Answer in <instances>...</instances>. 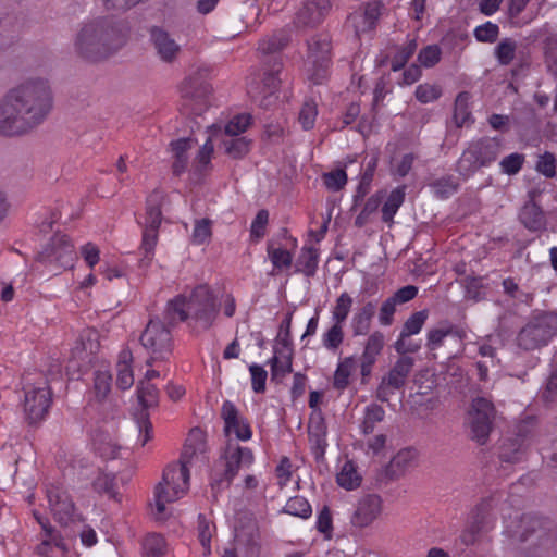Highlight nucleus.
I'll use <instances>...</instances> for the list:
<instances>
[{
	"label": "nucleus",
	"mask_w": 557,
	"mask_h": 557,
	"mask_svg": "<svg viewBox=\"0 0 557 557\" xmlns=\"http://www.w3.org/2000/svg\"><path fill=\"white\" fill-rule=\"evenodd\" d=\"M221 417L224 421V432L226 435L234 434L237 440L248 441L252 436L251 428L245 417H243L236 406L225 400L221 408Z\"/></svg>",
	"instance_id": "23"
},
{
	"label": "nucleus",
	"mask_w": 557,
	"mask_h": 557,
	"mask_svg": "<svg viewBox=\"0 0 557 557\" xmlns=\"http://www.w3.org/2000/svg\"><path fill=\"white\" fill-rule=\"evenodd\" d=\"M317 115L318 109L315 102L313 100L305 101L298 116V121L305 131H310L314 127Z\"/></svg>",
	"instance_id": "54"
},
{
	"label": "nucleus",
	"mask_w": 557,
	"mask_h": 557,
	"mask_svg": "<svg viewBox=\"0 0 557 557\" xmlns=\"http://www.w3.org/2000/svg\"><path fill=\"white\" fill-rule=\"evenodd\" d=\"M249 372L251 375V386L255 393L260 394L265 391V381L268 377L267 371L263 367L252 363L249 367Z\"/></svg>",
	"instance_id": "63"
},
{
	"label": "nucleus",
	"mask_w": 557,
	"mask_h": 557,
	"mask_svg": "<svg viewBox=\"0 0 557 557\" xmlns=\"http://www.w3.org/2000/svg\"><path fill=\"white\" fill-rule=\"evenodd\" d=\"M124 25L111 17L98 16L81 23L73 36L75 55L98 63L116 54L127 42Z\"/></svg>",
	"instance_id": "2"
},
{
	"label": "nucleus",
	"mask_w": 557,
	"mask_h": 557,
	"mask_svg": "<svg viewBox=\"0 0 557 557\" xmlns=\"http://www.w3.org/2000/svg\"><path fill=\"white\" fill-rule=\"evenodd\" d=\"M195 454V448L185 445L180 461L169 465L162 475V481L154 488L156 518L165 517L166 504L182 498L189 488L190 472L188 465Z\"/></svg>",
	"instance_id": "4"
},
{
	"label": "nucleus",
	"mask_w": 557,
	"mask_h": 557,
	"mask_svg": "<svg viewBox=\"0 0 557 557\" xmlns=\"http://www.w3.org/2000/svg\"><path fill=\"white\" fill-rule=\"evenodd\" d=\"M520 222L529 231L539 232L546 228V216L535 201H527L519 213Z\"/></svg>",
	"instance_id": "29"
},
{
	"label": "nucleus",
	"mask_w": 557,
	"mask_h": 557,
	"mask_svg": "<svg viewBox=\"0 0 557 557\" xmlns=\"http://www.w3.org/2000/svg\"><path fill=\"white\" fill-rule=\"evenodd\" d=\"M381 16V8L376 2L367 3L363 10L351 13L347 24L354 29L357 37L373 30Z\"/></svg>",
	"instance_id": "25"
},
{
	"label": "nucleus",
	"mask_w": 557,
	"mask_h": 557,
	"mask_svg": "<svg viewBox=\"0 0 557 557\" xmlns=\"http://www.w3.org/2000/svg\"><path fill=\"white\" fill-rule=\"evenodd\" d=\"M123 484V481L119 480L115 474L107 472H100L92 481V487L98 494L117 503H120L122 498L120 487Z\"/></svg>",
	"instance_id": "30"
},
{
	"label": "nucleus",
	"mask_w": 557,
	"mask_h": 557,
	"mask_svg": "<svg viewBox=\"0 0 557 557\" xmlns=\"http://www.w3.org/2000/svg\"><path fill=\"white\" fill-rule=\"evenodd\" d=\"M75 258L74 247L67 235L59 233L51 238V242L39 255L42 262L55 264L62 269L72 268Z\"/></svg>",
	"instance_id": "17"
},
{
	"label": "nucleus",
	"mask_w": 557,
	"mask_h": 557,
	"mask_svg": "<svg viewBox=\"0 0 557 557\" xmlns=\"http://www.w3.org/2000/svg\"><path fill=\"white\" fill-rule=\"evenodd\" d=\"M442 51L437 45H429L420 50L418 61L424 67H433L441 60Z\"/></svg>",
	"instance_id": "62"
},
{
	"label": "nucleus",
	"mask_w": 557,
	"mask_h": 557,
	"mask_svg": "<svg viewBox=\"0 0 557 557\" xmlns=\"http://www.w3.org/2000/svg\"><path fill=\"white\" fill-rule=\"evenodd\" d=\"M282 512L308 519L312 515V508L309 502L302 496L290 497L284 506Z\"/></svg>",
	"instance_id": "44"
},
{
	"label": "nucleus",
	"mask_w": 557,
	"mask_h": 557,
	"mask_svg": "<svg viewBox=\"0 0 557 557\" xmlns=\"http://www.w3.org/2000/svg\"><path fill=\"white\" fill-rule=\"evenodd\" d=\"M307 47V62L311 65L310 79L318 85L326 77L331 64V36L326 33L315 34L308 39Z\"/></svg>",
	"instance_id": "13"
},
{
	"label": "nucleus",
	"mask_w": 557,
	"mask_h": 557,
	"mask_svg": "<svg viewBox=\"0 0 557 557\" xmlns=\"http://www.w3.org/2000/svg\"><path fill=\"white\" fill-rule=\"evenodd\" d=\"M163 315V319L156 317L149 320L143 331L139 341L141 346L148 351L150 357L146 361L147 366H152L156 361L166 360L173 350V338L170 326Z\"/></svg>",
	"instance_id": "7"
},
{
	"label": "nucleus",
	"mask_w": 557,
	"mask_h": 557,
	"mask_svg": "<svg viewBox=\"0 0 557 557\" xmlns=\"http://www.w3.org/2000/svg\"><path fill=\"white\" fill-rule=\"evenodd\" d=\"M322 180L329 190L338 191L346 185L347 174L343 169H336L324 173Z\"/></svg>",
	"instance_id": "58"
},
{
	"label": "nucleus",
	"mask_w": 557,
	"mask_h": 557,
	"mask_svg": "<svg viewBox=\"0 0 557 557\" xmlns=\"http://www.w3.org/2000/svg\"><path fill=\"white\" fill-rule=\"evenodd\" d=\"M352 304L354 300L351 296L346 292L342 293L335 301V306L332 311V321L338 324H344L350 312Z\"/></svg>",
	"instance_id": "47"
},
{
	"label": "nucleus",
	"mask_w": 557,
	"mask_h": 557,
	"mask_svg": "<svg viewBox=\"0 0 557 557\" xmlns=\"http://www.w3.org/2000/svg\"><path fill=\"white\" fill-rule=\"evenodd\" d=\"M318 250L313 247H302L296 261V272H300L307 277L315 274L318 268Z\"/></svg>",
	"instance_id": "37"
},
{
	"label": "nucleus",
	"mask_w": 557,
	"mask_h": 557,
	"mask_svg": "<svg viewBox=\"0 0 557 557\" xmlns=\"http://www.w3.org/2000/svg\"><path fill=\"white\" fill-rule=\"evenodd\" d=\"M271 366V380L281 382L287 374L293 371V356L292 352L280 359L274 355L270 360Z\"/></svg>",
	"instance_id": "43"
},
{
	"label": "nucleus",
	"mask_w": 557,
	"mask_h": 557,
	"mask_svg": "<svg viewBox=\"0 0 557 557\" xmlns=\"http://www.w3.org/2000/svg\"><path fill=\"white\" fill-rule=\"evenodd\" d=\"M381 511V497L376 494H367L358 500L350 522L356 528H366L377 519Z\"/></svg>",
	"instance_id": "24"
},
{
	"label": "nucleus",
	"mask_w": 557,
	"mask_h": 557,
	"mask_svg": "<svg viewBox=\"0 0 557 557\" xmlns=\"http://www.w3.org/2000/svg\"><path fill=\"white\" fill-rule=\"evenodd\" d=\"M133 352L129 348H123L119 354L116 363V386L126 391L134 384Z\"/></svg>",
	"instance_id": "31"
},
{
	"label": "nucleus",
	"mask_w": 557,
	"mask_h": 557,
	"mask_svg": "<svg viewBox=\"0 0 557 557\" xmlns=\"http://www.w3.org/2000/svg\"><path fill=\"white\" fill-rule=\"evenodd\" d=\"M54 548L61 550L63 556L69 552L61 532L55 528H47L46 534L40 535V543L36 546L35 552L39 557H54Z\"/></svg>",
	"instance_id": "27"
},
{
	"label": "nucleus",
	"mask_w": 557,
	"mask_h": 557,
	"mask_svg": "<svg viewBox=\"0 0 557 557\" xmlns=\"http://www.w3.org/2000/svg\"><path fill=\"white\" fill-rule=\"evenodd\" d=\"M531 436V422H522L517 428L515 437L506 438L499 447V458L505 462L522 459Z\"/></svg>",
	"instance_id": "21"
},
{
	"label": "nucleus",
	"mask_w": 557,
	"mask_h": 557,
	"mask_svg": "<svg viewBox=\"0 0 557 557\" xmlns=\"http://www.w3.org/2000/svg\"><path fill=\"white\" fill-rule=\"evenodd\" d=\"M466 337L467 332L463 327L443 320L428 331L425 347L434 354L446 348V358L450 359L463 349Z\"/></svg>",
	"instance_id": "11"
},
{
	"label": "nucleus",
	"mask_w": 557,
	"mask_h": 557,
	"mask_svg": "<svg viewBox=\"0 0 557 557\" xmlns=\"http://www.w3.org/2000/svg\"><path fill=\"white\" fill-rule=\"evenodd\" d=\"M333 0H304L297 11L294 24L299 28H313L319 26L332 10Z\"/></svg>",
	"instance_id": "18"
},
{
	"label": "nucleus",
	"mask_w": 557,
	"mask_h": 557,
	"mask_svg": "<svg viewBox=\"0 0 557 557\" xmlns=\"http://www.w3.org/2000/svg\"><path fill=\"white\" fill-rule=\"evenodd\" d=\"M406 186L401 185L396 187L387 196L386 201L382 207V221L392 224L395 214L405 201Z\"/></svg>",
	"instance_id": "35"
},
{
	"label": "nucleus",
	"mask_w": 557,
	"mask_h": 557,
	"mask_svg": "<svg viewBox=\"0 0 557 557\" xmlns=\"http://www.w3.org/2000/svg\"><path fill=\"white\" fill-rule=\"evenodd\" d=\"M385 417L384 409L377 404H370L364 409L363 420L360 429L362 434L369 435L373 433L376 423L382 422Z\"/></svg>",
	"instance_id": "40"
},
{
	"label": "nucleus",
	"mask_w": 557,
	"mask_h": 557,
	"mask_svg": "<svg viewBox=\"0 0 557 557\" xmlns=\"http://www.w3.org/2000/svg\"><path fill=\"white\" fill-rule=\"evenodd\" d=\"M224 152L232 159H243L251 148V140L245 136H227L222 140Z\"/></svg>",
	"instance_id": "36"
},
{
	"label": "nucleus",
	"mask_w": 557,
	"mask_h": 557,
	"mask_svg": "<svg viewBox=\"0 0 557 557\" xmlns=\"http://www.w3.org/2000/svg\"><path fill=\"white\" fill-rule=\"evenodd\" d=\"M503 148V140L498 137H481L468 144L456 163V172L469 178L482 168L494 163Z\"/></svg>",
	"instance_id": "6"
},
{
	"label": "nucleus",
	"mask_w": 557,
	"mask_h": 557,
	"mask_svg": "<svg viewBox=\"0 0 557 557\" xmlns=\"http://www.w3.org/2000/svg\"><path fill=\"white\" fill-rule=\"evenodd\" d=\"M211 236V221L209 219H201L196 221L191 234V243L194 245H202L205 243H208Z\"/></svg>",
	"instance_id": "56"
},
{
	"label": "nucleus",
	"mask_w": 557,
	"mask_h": 557,
	"mask_svg": "<svg viewBox=\"0 0 557 557\" xmlns=\"http://www.w3.org/2000/svg\"><path fill=\"white\" fill-rule=\"evenodd\" d=\"M137 398L141 406L140 411L135 414L138 428V442L145 446L152 438V424L149 420L148 409L159 405V391L150 382H139L137 385Z\"/></svg>",
	"instance_id": "14"
},
{
	"label": "nucleus",
	"mask_w": 557,
	"mask_h": 557,
	"mask_svg": "<svg viewBox=\"0 0 557 557\" xmlns=\"http://www.w3.org/2000/svg\"><path fill=\"white\" fill-rule=\"evenodd\" d=\"M431 187L437 197L444 199L455 194L459 187V184L456 182L454 176L446 175L434 181L431 184Z\"/></svg>",
	"instance_id": "51"
},
{
	"label": "nucleus",
	"mask_w": 557,
	"mask_h": 557,
	"mask_svg": "<svg viewBox=\"0 0 557 557\" xmlns=\"http://www.w3.org/2000/svg\"><path fill=\"white\" fill-rule=\"evenodd\" d=\"M182 110L187 114L201 115L210 106L212 87L207 81V71L199 70L183 81L180 86Z\"/></svg>",
	"instance_id": "9"
},
{
	"label": "nucleus",
	"mask_w": 557,
	"mask_h": 557,
	"mask_svg": "<svg viewBox=\"0 0 557 557\" xmlns=\"http://www.w3.org/2000/svg\"><path fill=\"white\" fill-rule=\"evenodd\" d=\"M253 459L255 457L250 448L239 446L238 444L230 441L221 456V460L224 461L223 476L222 479L214 480L211 483L212 488L220 486L222 482H226V485L230 486L238 471L242 468L250 467Z\"/></svg>",
	"instance_id": "16"
},
{
	"label": "nucleus",
	"mask_w": 557,
	"mask_h": 557,
	"mask_svg": "<svg viewBox=\"0 0 557 557\" xmlns=\"http://www.w3.org/2000/svg\"><path fill=\"white\" fill-rule=\"evenodd\" d=\"M51 391L46 382L37 385L26 384L24 386V413L29 424H35L45 419L51 406Z\"/></svg>",
	"instance_id": "15"
},
{
	"label": "nucleus",
	"mask_w": 557,
	"mask_h": 557,
	"mask_svg": "<svg viewBox=\"0 0 557 557\" xmlns=\"http://www.w3.org/2000/svg\"><path fill=\"white\" fill-rule=\"evenodd\" d=\"M470 100L471 95L468 91L459 92L455 99L453 119L457 127H462L471 119Z\"/></svg>",
	"instance_id": "38"
},
{
	"label": "nucleus",
	"mask_w": 557,
	"mask_h": 557,
	"mask_svg": "<svg viewBox=\"0 0 557 557\" xmlns=\"http://www.w3.org/2000/svg\"><path fill=\"white\" fill-rule=\"evenodd\" d=\"M269 257L275 269L289 268L293 262L292 253L282 248L269 249Z\"/></svg>",
	"instance_id": "64"
},
{
	"label": "nucleus",
	"mask_w": 557,
	"mask_h": 557,
	"mask_svg": "<svg viewBox=\"0 0 557 557\" xmlns=\"http://www.w3.org/2000/svg\"><path fill=\"white\" fill-rule=\"evenodd\" d=\"M149 40L157 57L166 64H173L181 54V46L171 34L160 26H152L149 29Z\"/></svg>",
	"instance_id": "20"
},
{
	"label": "nucleus",
	"mask_w": 557,
	"mask_h": 557,
	"mask_svg": "<svg viewBox=\"0 0 557 557\" xmlns=\"http://www.w3.org/2000/svg\"><path fill=\"white\" fill-rule=\"evenodd\" d=\"M414 95L419 102L430 103L442 96V89L437 85L425 83L417 86Z\"/></svg>",
	"instance_id": "59"
},
{
	"label": "nucleus",
	"mask_w": 557,
	"mask_h": 557,
	"mask_svg": "<svg viewBox=\"0 0 557 557\" xmlns=\"http://www.w3.org/2000/svg\"><path fill=\"white\" fill-rule=\"evenodd\" d=\"M524 156L522 153L513 152L502 159L499 166L503 173L507 175H516L524 163Z\"/></svg>",
	"instance_id": "61"
},
{
	"label": "nucleus",
	"mask_w": 557,
	"mask_h": 557,
	"mask_svg": "<svg viewBox=\"0 0 557 557\" xmlns=\"http://www.w3.org/2000/svg\"><path fill=\"white\" fill-rule=\"evenodd\" d=\"M414 364V359L409 356L400 357L388 373L384 376L388 384L392 385L393 388H401L406 384V380L410 374Z\"/></svg>",
	"instance_id": "32"
},
{
	"label": "nucleus",
	"mask_w": 557,
	"mask_h": 557,
	"mask_svg": "<svg viewBox=\"0 0 557 557\" xmlns=\"http://www.w3.org/2000/svg\"><path fill=\"white\" fill-rule=\"evenodd\" d=\"M165 194L160 189H154L146 199V214L143 224V239L140 250L144 252L145 260L149 263L152 259L154 248L158 242V231L162 222V205Z\"/></svg>",
	"instance_id": "10"
},
{
	"label": "nucleus",
	"mask_w": 557,
	"mask_h": 557,
	"mask_svg": "<svg viewBox=\"0 0 557 557\" xmlns=\"http://www.w3.org/2000/svg\"><path fill=\"white\" fill-rule=\"evenodd\" d=\"M376 306L372 301L363 305L351 319V330L354 336L368 334L371 327V321L375 314Z\"/></svg>",
	"instance_id": "33"
},
{
	"label": "nucleus",
	"mask_w": 557,
	"mask_h": 557,
	"mask_svg": "<svg viewBox=\"0 0 557 557\" xmlns=\"http://www.w3.org/2000/svg\"><path fill=\"white\" fill-rule=\"evenodd\" d=\"M53 109L48 79L27 78L10 88L0 99V136L21 137L36 131Z\"/></svg>",
	"instance_id": "1"
},
{
	"label": "nucleus",
	"mask_w": 557,
	"mask_h": 557,
	"mask_svg": "<svg viewBox=\"0 0 557 557\" xmlns=\"http://www.w3.org/2000/svg\"><path fill=\"white\" fill-rule=\"evenodd\" d=\"M494 418L493 403L484 397L474 398L467 417L471 440L479 445H485L493 429Z\"/></svg>",
	"instance_id": "12"
},
{
	"label": "nucleus",
	"mask_w": 557,
	"mask_h": 557,
	"mask_svg": "<svg viewBox=\"0 0 557 557\" xmlns=\"http://www.w3.org/2000/svg\"><path fill=\"white\" fill-rule=\"evenodd\" d=\"M517 48L518 45L515 39L509 37L502 39L494 48L497 62L504 66L509 65L516 57Z\"/></svg>",
	"instance_id": "42"
},
{
	"label": "nucleus",
	"mask_w": 557,
	"mask_h": 557,
	"mask_svg": "<svg viewBox=\"0 0 557 557\" xmlns=\"http://www.w3.org/2000/svg\"><path fill=\"white\" fill-rule=\"evenodd\" d=\"M499 35V27L497 24L486 22L479 25L474 29V37L480 42H495Z\"/></svg>",
	"instance_id": "60"
},
{
	"label": "nucleus",
	"mask_w": 557,
	"mask_h": 557,
	"mask_svg": "<svg viewBox=\"0 0 557 557\" xmlns=\"http://www.w3.org/2000/svg\"><path fill=\"white\" fill-rule=\"evenodd\" d=\"M417 46L416 39H411L406 46L401 47L392 59V71L397 72L404 69L408 60L414 54Z\"/></svg>",
	"instance_id": "49"
},
{
	"label": "nucleus",
	"mask_w": 557,
	"mask_h": 557,
	"mask_svg": "<svg viewBox=\"0 0 557 557\" xmlns=\"http://www.w3.org/2000/svg\"><path fill=\"white\" fill-rule=\"evenodd\" d=\"M290 40L289 34L281 29L274 33L272 36L261 40L258 49L264 54L275 53L285 48Z\"/></svg>",
	"instance_id": "41"
},
{
	"label": "nucleus",
	"mask_w": 557,
	"mask_h": 557,
	"mask_svg": "<svg viewBox=\"0 0 557 557\" xmlns=\"http://www.w3.org/2000/svg\"><path fill=\"white\" fill-rule=\"evenodd\" d=\"M24 24L20 8L0 4V52L9 48L15 39V33Z\"/></svg>",
	"instance_id": "22"
},
{
	"label": "nucleus",
	"mask_w": 557,
	"mask_h": 557,
	"mask_svg": "<svg viewBox=\"0 0 557 557\" xmlns=\"http://www.w3.org/2000/svg\"><path fill=\"white\" fill-rule=\"evenodd\" d=\"M343 325L333 322V325L323 334L322 343L326 349L335 351L343 344Z\"/></svg>",
	"instance_id": "53"
},
{
	"label": "nucleus",
	"mask_w": 557,
	"mask_h": 557,
	"mask_svg": "<svg viewBox=\"0 0 557 557\" xmlns=\"http://www.w3.org/2000/svg\"><path fill=\"white\" fill-rule=\"evenodd\" d=\"M112 375L108 370H97L94 374V389L98 399H104L111 391Z\"/></svg>",
	"instance_id": "52"
},
{
	"label": "nucleus",
	"mask_w": 557,
	"mask_h": 557,
	"mask_svg": "<svg viewBox=\"0 0 557 557\" xmlns=\"http://www.w3.org/2000/svg\"><path fill=\"white\" fill-rule=\"evenodd\" d=\"M281 69L282 63L275 59L272 69L264 73L262 79V92L264 95L260 100V106L263 108H269L277 99L276 92L278 91L281 85V79L277 75Z\"/></svg>",
	"instance_id": "28"
},
{
	"label": "nucleus",
	"mask_w": 557,
	"mask_h": 557,
	"mask_svg": "<svg viewBox=\"0 0 557 557\" xmlns=\"http://www.w3.org/2000/svg\"><path fill=\"white\" fill-rule=\"evenodd\" d=\"M171 151L174 156V162L172 165L173 173L181 175L187 168L188 164V150L193 147V140L190 138H180L170 144Z\"/></svg>",
	"instance_id": "34"
},
{
	"label": "nucleus",
	"mask_w": 557,
	"mask_h": 557,
	"mask_svg": "<svg viewBox=\"0 0 557 557\" xmlns=\"http://www.w3.org/2000/svg\"><path fill=\"white\" fill-rule=\"evenodd\" d=\"M336 482L345 490H354L361 483V476L358 474L351 462H346L336 476Z\"/></svg>",
	"instance_id": "46"
},
{
	"label": "nucleus",
	"mask_w": 557,
	"mask_h": 557,
	"mask_svg": "<svg viewBox=\"0 0 557 557\" xmlns=\"http://www.w3.org/2000/svg\"><path fill=\"white\" fill-rule=\"evenodd\" d=\"M428 317V310L414 312L404 323L400 334H403V336H412L418 334L422 330Z\"/></svg>",
	"instance_id": "48"
},
{
	"label": "nucleus",
	"mask_w": 557,
	"mask_h": 557,
	"mask_svg": "<svg viewBox=\"0 0 557 557\" xmlns=\"http://www.w3.org/2000/svg\"><path fill=\"white\" fill-rule=\"evenodd\" d=\"M354 367V358L347 357L338 363L334 373V387L337 389H345L349 383V376Z\"/></svg>",
	"instance_id": "50"
},
{
	"label": "nucleus",
	"mask_w": 557,
	"mask_h": 557,
	"mask_svg": "<svg viewBox=\"0 0 557 557\" xmlns=\"http://www.w3.org/2000/svg\"><path fill=\"white\" fill-rule=\"evenodd\" d=\"M47 498L57 522L66 527L74 521L75 505L66 490L59 485H51L47 488Z\"/></svg>",
	"instance_id": "19"
},
{
	"label": "nucleus",
	"mask_w": 557,
	"mask_h": 557,
	"mask_svg": "<svg viewBox=\"0 0 557 557\" xmlns=\"http://www.w3.org/2000/svg\"><path fill=\"white\" fill-rule=\"evenodd\" d=\"M557 334V314L542 313L529 320L516 336L517 346L533 351L546 346Z\"/></svg>",
	"instance_id": "8"
},
{
	"label": "nucleus",
	"mask_w": 557,
	"mask_h": 557,
	"mask_svg": "<svg viewBox=\"0 0 557 557\" xmlns=\"http://www.w3.org/2000/svg\"><path fill=\"white\" fill-rule=\"evenodd\" d=\"M143 557H163L166 553V542L161 534H148L141 544Z\"/></svg>",
	"instance_id": "39"
},
{
	"label": "nucleus",
	"mask_w": 557,
	"mask_h": 557,
	"mask_svg": "<svg viewBox=\"0 0 557 557\" xmlns=\"http://www.w3.org/2000/svg\"><path fill=\"white\" fill-rule=\"evenodd\" d=\"M250 124L251 115L238 114L230 120L228 123L224 126V134L226 136H238L239 134L244 133Z\"/></svg>",
	"instance_id": "57"
},
{
	"label": "nucleus",
	"mask_w": 557,
	"mask_h": 557,
	"mask_svg": "<svg viewBox=\"0 0 557 557\" xmlns=\"http://www.w3.org/2000/svg\"><path fill=\"white\" fill-rule=\"evenodd\" d=\"M523 557H549L557 555V527L547 519L524 515L516 532Z\"/></svg>",
	"instance_id": "5"
},
{
	"label": "nucleus",
	"mask_w": 557,
	"mask_h": 557,
	"mask_svg": "<svg viewBox=\"0 0 557 557\" xmlns=\"http://www.w3.org/2000/svg\"><path fill=\"white\" fill-rule=\"evenodd\" d=\"M417 451L412 448L399 450L385 468V474L389 480H396L403 476L408 470L417 463Z\"/></svg>",
	"instance_id": "26"
},
{
	"label": "nucleus",
	"mask_w": 557,
	"mask_h": 557,
	"mask_svg": "<svg viewBox=\"0 0 557 557\" xmlns=\"http://www.w3.org/2000/svg\"><path fill=\"white\" fill-rule=\"evenodd\" d=\"M556 166L557 160L552 152H544L541 154L536 161L535 169L539 173L544 175L547 178H553L556 176Z\"/></svg>",
	"instance_id": "55"
},
{
	"label": "nucleus",
	"mask_w": 557,
	"mask_h": 557,
	"mask_svg": "<svg viewBox=\"0 0 557 557\" xmlns=\"http://www.w3.org/2000/svg\"><path fill=\"white\" fill-rule=\"evenodd\" d=\"M385 345L384 335L380 331L373 332L364 344L361 358L376 362Z\"/></svg>",
	"instance_id": "45"
},
{
	"label": "nucleus",
	"mask_w": 557,
	"mask_h": 557,
	"mask_svg": "<svg viewBox=\"0 0 557 557\" xmlns=\"http://www.w3.org/2000/svg\"><path fill=\"white\" fill-rule=\"evenodd\" d=\"M218 314V307L211 289L207 285L195 287L187 298L177 295L169 300L164 310V317L169 324H177L191 318L205 329H209Z\"/></svg>",
	"instance_id": "3"
}]
</instances>
